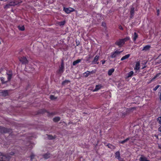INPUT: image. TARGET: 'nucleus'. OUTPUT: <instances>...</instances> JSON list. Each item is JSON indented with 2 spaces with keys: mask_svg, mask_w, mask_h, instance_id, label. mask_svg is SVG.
Masks as SVG:
<instances>
[{
  "mask_svg": "<svg viewBox=\"0 0 161 161\" xmlns=\"http://www.w3.org/2000/svg\"><path fill=\"white\" fill-rule=\"evenodd\" d=\"M15 153L11 152L8 153V154H4L0 152V161H8L11 158V157L9 155H14Z\"/></svg>",
  "mask_w": 161,
  "mask_h": 161,
  "instance_id": "obj_1",
  "label": "nucleus"
},
{
  "mask_svg": "<svg viewBox=\"0 0 161 161\" xmlns=\"http://www.w3.org/2000/svg\"><path fill=\"white\" fill-rule=\"evenodd\" d=\"M64 63L62 61L60 66L59 67V69L57 71V72L58 74L61 75L64 72Z\"/></svg>",
  "mask_w": 161,
  "mask_h": 161,
  "instance_id": "obj_2",
  "label": "nucleus"
},
{
  "mask_svg": "<svg viewBox=\"0 0 161 161\" xmlns=\"http://www.w3.org/2000/svg\"><path fill=\"white\" fill-rule=\"evenodd\" d=\"M123 51H119V49H118L111 53L110 57L112 58H116L117 56L122 52Z\"/></svg>",
  "mask_w": 161,
  "mask_h": 161,
  "instance_id": "obj_3",
  "label": "nucleus"
},
{
  "mask_svg": "<svg viewBox=\"0 0 161 161\" xmlns=\"http://www.w3.org/2000/svg\"><path fill=\"white\" fill-rule=\"evenodd\" d=\"M124 43L122 39H119L117 40L115 43V44L121 47L124 45Z\"/></svg>",
  "mask_w": 161,
  "mask_h": 161,
  "instance_id": "obj_4",
  "label": "nucleus"
},
{
  "mask_svg": "<svg viewBox=\"0 0 161 161\" xmlns=\"http://www.w3.org/2000/svg\"><path fill=\"white\" fill-rule=\"evenodd\" d=\"M11 131V130L10 129L0 126V133H5L10 132Z\"/></svg>",
  "mask_w": 161,
  "mask_h": 161,
  "instance_id": "obj_5",
  "label": "nucleus"
},
{
  "mask_svg": "<svg viewBox=\"0 0 161 161\" xmlns=\"http://www.w3.org/2000/svg\"><path fill=\"white\" fill-rule=\"evenodd\" d=\"M63 10L67 14H69L71 12H73L75 11L74 8L69 7V8H65L64 7Z\"/></svg>",
  "mask_w": 161,
  "mask_h": 161,
  "instance_id": "obj_6",
  "label": "nucleus"
},
{
  "mask_svg": "<svg viewBox=\"0 0 161 161\" xmlns=\"http://www.w3.org/2000/svg\"><path fill=\"white\" fill-rule=\"evenodd\" d=\"M19 61L23 64H28V61L26 57H23L19 58Z\"/></svg>",
  "mask_w": 161,
  "mask_h": 161,
  "instance_id": "obj_7",
  "label": "nucleus"
},
{
  "mask_svg": "<svg viewBox=\"0 0 161 161\" xmlns=\"http://www.w3.org/2000/svg\"><path fill=\"white\" fill-rule=\"evenodd\" d=\"M40 111L41 112H40V113L41 114H43L45 113H47L48 114V116L56 114V112L50 113L44 109H41V110H40Z\"/></svg>",
  "mask_w": 161,
  "mask_h": 161,
  "instance_id": "obj_8",
  "label": "nucleus"
},
{
  "mask_svg": "<svg viewBox=\"0 0 161 161\" xmlns=\"http://www.w3.org/2000/svg\"><path fill=\"white\" fill-rule=\"evenodd\" d=\"M95 73V72L94 70H92L91 71H87L86 72H85L83 75L85 77H87L91 74H94Z\"/></svg>",
  "mask_w": 161,
  "mask_h": 161,
  "instance_id": "obj_9",
  "label": "nucleus"
},
{
  "mask_svg": "<svg viewBox=\"0 0 161 161\" xmlns=\"http://www.w3.org/2000/svg\"><path fill=\"white\" fill-rule=\"evenodd\" d=\"M34 146V144L33 143H31L30 142H29L27 143L25 145L26 148H30L31 149Z\"/></svg>",
  "mask_w": 161,
  "mask_h": 161,
  "instance_id": "obj_10",
  "label": "nucleus"
},
{
  "mask_svg": "<svg viewBox=\"0 0 161 161\" xmlns=\"http://www.w3.org/2000/svg\"><path fill=\"white\" fill-rule=\"evenodd\" d=\"M7 74L8 75V81H9L11 80L12 76V72L11 70H9L7 73Z\"/></svg>",
  "mask_w": 161,
  "mask_h": 161,
  "instance_id": "obj_11",
  "label": "nucleus"
},
{
  "mask_svg": "<svg viewBox=\"0 0 161 161\" xmlns=\"http://www.w3.org/2000/svg\"><path fill=\"white\" fill-rule=\"evenodd\" d=\"M135 9V8L134 7H132L131 8L130 11V18H132L134 15Z\"/></svg>",
  "mask_w": 161,
  "mask_h": 161,
  "instance_id": "obj_12",
  "label": "nucleus"
},
{
  "mask_svg": "<svg viewBox=\"0 0 161 161\" xmlns=\"http://www.w3.org/2000/svg\"><path fill=\"white\" fill-rule=\"evenodd\" d=\"M99 58V56L96 55L92 61V63L93 64H98V63H97V62L98 61Z\"/></svg>",
  "mask_w": 161,
  "mask_h": 161,
  "instance_id": "obj_13",
  "label": "nucleus"
},
{
  "mask_svg": "<svg viewBox=\"0 0 161 161\" xmlns=\"http://www.w3.org/2000/svg\"><path fill=\"white\" fill-rule=\"evenodd\" d=\"M139 161H150L147 158L144 156L142 155L140 158Z\"/></svg>",
  "mask_w": 161,
  "mask_h": 161,
  "instance_id": "obj_14",
  "label": "nucleus"
},
{
  "mask_svg": "<svg viewBox=\"0 0 161 161\" xmlns=\"http://www.w3.org/2000/svg\"><path fill=\"white\" fill-rule=\"evenodd\" d=\"M120 152L119 151H117L115 153V156L116 158L119 160L120 159Z\"/></svg>",
  "mask_w": 161,
  "mask_h": 161,
  "instance_id": "obj_15",
  "label": "nucleus"
},
{
  "mask_svg": "<svg viewBox=\"0 0 161 161\" xmlns=\"http://www.w3.org/2000/svg\"><path fill=\"white\" fill-rule=\"evenodd\" d=\"M138 35L136 32H135L132 36V40L134 42H135L138 37Z\"/></svg>",
  "mask_w": 161,
  "mask_h": 161,
  "instance_id": "obj_16",
  "label": "nucleus"
},
{
  "mask_svg": "<svg viewBox=\"0 0 161 161\" xmlns=\"http://www.w3.org/2000/svg\"><path fill=\"white\" fill-rule=\"evenodd\" d=\"M161 75V73H159L157 74L149 82V83H150L151 82L153 81L154 80L157 78L160 75Z\"/></svg>",
  "mask_w": 161,
  "mask_h": 161,
  "instance_id": "obj_17",
  "label": "nucleus"
},
{
  "mask_svg": "<svg viewBox=\"0 0 161 161\" xmlns=\"http://www.w3.org/2000/svg\"><path fill=\"white\" fill-rule=\"evenodd\" d=\"M102 86H101V85H96L95 86V89L93 90V92H96L98 90H99V89H101Z\"/></svg>",
  "mask_w": 161,
  "mask_h": 161,
  "instance_id": "obj_18",
  "label": "nucleus"
},
{
  "mask_svg": "<svg viewBox=\"0 0 161 161\" xmlns=\"http://www.w3.org/2000/svg\"><path fill=\"white\" fill-rule=\"evenodd\" d=\"M51 154L49 153H47L43 155V157L45 159H48L50 157Z\"/></svg>",
  "mask_w": 161,
  "mask_h": 161,
  "instance_id": "obj_19",
  "label": "nucleus"
},
{
  "mask_svg": "<svg viewBox=\"0 0 161 161\" xmlns=\"http://www.w3.org/2000/svg\"><path fill=\"white\" fill-rule=\"evenodd\" d=\"M1 93L3 97H6L8 95V91L7 90L3 91Z\"/></svg>",
  "mask_w": 161,
  "mask_h": 161,
  "instance_id": "obj_20",
  "label": "nucleus"
},
{
  "mask_svg": "<svg viewBox=\"0 0 161 161\" xmlns=\"http://www.w3.org/2000/svg\"><path fill=\"white\" fill-rule=\"evenodd\" d=\"M133 71H131L128 73L127 76H126V77L127 78H128L131 77L133 75Z\"/></svg>",
  "mask_w": 161,
  "mask_h": 161,
  "instance_id": "obj_21",
  "label": "nucleus"
},
{
  "mask_svg": "<svg viewBox=\"0 0 161 161\" xmlns=\"http://www.w3.org/2000/svg\"><path fill=\"white\" fill-rule=\"evenodd\" d=\"M151 48V46L149 45H147L145 46H144L142 50H144L145 51H147V50H148L150 49V48Z\"/></svg>",
  "mask_w": 161,
  "mask_h": 161,
  "instance_id": "obj_22",
  "label": "nucleus"
},
{
  "mask_svg": "<svg viewBox=\"0 0 161 161\" xmlns=\"http://www.w3.org/2000/svg\"><path fill=\"white\" fill-rule=\"evenodd\" d=\"M114 68H112L109 69L108 71V75L109 76L111 75L112 73L114 72Z\"/></svg>",
  "mask_w": 161,
  "mask_h": 161,
  "instance_id": "obj_23",
  "label": "nucleus"
},
{
  "mask_svg": "<svg viewBox=\"0 0 161 161\" xmlns=\"http://www.w3.org/2000/svg\"><path fill=\"white\" fill-rule=\"evenodd\" d=\"M130 56V54H128L125 55V56H123L121 59V61H123L125 59H127Z\"/></svg>",
  "mask_w": 161,
  "mask_h": 161,
  "instance_id": "obj_24",
  "label": "nucleus"
},
{
  "mask_svg": "<svg viewBox=\"0 0 161 161\" xmlns=\"http://www.w3.org/2000/svg\"><path fill=\"white\" fill-rule=\"evenodd\" d=\"M140 63L138 62H137L135 67L134 68V69L137 70H139L140 69Z\"/></svg>",
  "mask_w": 161,
  "mask_h": 161,
  "instance_id": "obj_25",
  "label": "nucleus"
},
{
  "mask_svg": "<svg viewBox=\"0 0 161 161\" xmlns=\"http://www.w3.org/2000/svg\"><path fill=\"white\" fill-rule=\"evenodd\" d=\"M81 61V59H78L76 60L75 61H74L73 62V65H75L76 64H78Z\"/></svg>",
  "mask_w": 161,
  "mask_h": 161,
  "instance_id": "obj_26",
  "label": "nucleus"
},
{
  "mask_svg": "<svg viewBox=\"0 0 161 161\" xmlns=\"http://www.w3.org/2000/svg\"><path fill=\"white\" fill-rule=\"evenodd\" d=\"M60 120V118L59 117H56L54 118L53 119V120L55 122H57Z\"/></svg>",
  "mask_w": 161,
  "mask_h": 161,
  "instance_id": "obj_27",
  "label": "nucleus"
},
{
  "mask_svg": "<svg viewBox=\"0 0 161 161\" xmlns=\"http://www.w3.org/2000/svg\"><path fill=\"white\" fill-rule=\"evenodd\" d=\"M0 79L1 80L2 83L3 84H5L8 81V80L5 81V78H4L3 77L0 78Z\"/></svg>",
  "mask_w": 161,
  "mask_h": 161,
  "instance_id": "obj_28",
  "label": "nucleus"
},
{
  "mask_svg": "<svg viewBox=\"0 0 161 161\" xmlns=\"http://www.w3.org/2000/svg\"><path fill=\"white\" fill-rule=\"evenodd\" d=\"M9 4L10 6H14L15 5H16L18 4V3L12 1L11 2L9 3Z\"/></svg>",
  "mask_w": 161,
  "mask_h": 161,
  "instance_id": "obj_29",
  "label": "nucleus"
},
{
  "mask_svg": "<svg viewBox=\"0 0 161 161\" xmlns=\"http://www.w3.org/2000/svg\"><path fill=\"white\" fill-rule=\"evenodd\" d=\"M47 136L48 139L49 140H52L55 138V137H54L52 135H47Z\"/></svg>",
  "mask_w": 161,
  "mask_h": 161,
  "instance_id": "obj_30",
  "label": "nucleus"
},
{
  "mask_svg": "<svg viewBox=\"0 0 161 161\" xmlns=\"http://www.w3.org/2000/svg\"><path fill=\"white\" fill-rule=\"evenodd\" d=\"M124 41V42L125 43V42L129 40L130 39V38L129 36H127L125 38L122 39Z\"/></svg>",
  "mask_w": 161,
  "mask_h": 161,
  "instance_id": "obj_31",
  "label": "nucleus"
},
{
  "mask_svg": "<svg viewBox=\"0 0 161 161\" xmlns=\"http://www.w3.org/2000/svg\"><path fill=\"white\" fill-rule=\"evenodd\" d=\"M124 41V42L125 43V42L129 40L130 39V38L129 36H127L125 38L122 39Z\"/></svg>",
  "mask_w": 161,
  "mask_h": 161,
  "instance_id": "obj_32",
  "label": "nucleus"
},
{
  "mask_svg": "<svg viewBox=\"0 0 161 161\" xmlns=\"http://www.w3.org/2000/svg\"><path fill=\"white\" fill-rule=\"evenodd\" d=\"M18 27L19 30L21 31H24L25 30V28L24 25L21 26H19Z\"/></svg>",
  "mask_w": 161,
  "mask_h": 161,
  "instance_id": "obj_33",
  "label": "nucleus"
},
{
  "mask_svg": "<svg viewBox=\"0 0 161 161\" xmlns=\"http://www.w3.org/2000/svg\"><path fill=\"white\" fill-rule=\"evenodd\" d=\"M70 82V81L69 80H65L64 81H63L62 82V85H64L65 84H66L68 83H69Z\"/></svg>",
  "mask_w": 161,
  "mask_h": 161,
  "instance_id": "obj_34",
  "label": "nucleus"
},
{
  "mask_svg": "<svg viewBox=\"0 0 161 161\" xmlns=\"http://www.w3.org/2000/svg\"><path fill=\"white\" fill-rule=\"evenodd\" d=\"M10 6L9 4V3L5 5L4 7V8L5 9H7L8 8H9L10 7Z\"/></svg>",
  "mask_w": 161,
  "mask_h": 161,
  "instance_id": "obj_35",
  "label": "nucleus"
},
{
  "mask_svg": "<svg viewBox=\"0 0 161 161\" xmlns=\"http://www.w3.org/2000/svg\"><path fill=\"white\" fill-rule=\"evenodd\" d=\"M50 98L52 100H54L57 98L56 97H55L53 95H51Z\"/></svg>",
  "mask_w": 161,
  "mask_h": 161,
  "instance_id": "obj_36",
  "label": "nucleus"
},
{
  "mask_svg": "<svg viewBox=\"0 0 161 161\" xmlns=\"http://www.w3.org/2000/svg\"><path fill=\"white\" fill-rule=\"evenodd\" d=\"M35 155L33 153H32L30 156L31 160V161L34 158V157H35Z\"/></svg>",
  "mask_w": 161,
  "mask_h": 161,
  "instance_id": "obj_37",
  "label": "nucleus"
},
{
  "mask_svg": "<svg viewBox=\"0 0 161 161\" xmlns=\"http://www.w3.org/2000/svg\"><path fill=\"white\" fill-rule=\"evenodd\" d=\"M157 120L159 124H161V116L158 117L157 119Z\"/></svg>",
  "mask_w": 161,
  "mask_h": 161,
  "instance_id": "obj_38",
  "label": "nucleus"
},
{
  "mask_svg": "<svg viewBox=\"0 0 161 161\" xmlns=\"http://www.w3.org/2000/svg\"><path fill=\"white\" fill-rule=\"evenodd\" d=\"M102 25L105 28H106V29L107 28L106 24V23H105V22H103L102 23Z\"/></svg>",
  "mask_w": 161,
  "mask_h": 161,
  "instance_id": "obj_39",
  "label": "nucleus"
},
{
  "mask_svg": "<svg viewBox=\"0 0 161 161\" xmlns=\"http://www.w3.org/2000/svg\"><path fill=\"white\" fill-rule=\"evenodd\" d=\"M160 86V85H158L156 86H155L153 89L154 91H156L157 90V89L159 88Z\"/></svg>",
  "mask_w": 161,
  "mask_h": 161,
  "instance_id": "obj_40",
  "label": "nucleus"
},
{
  "mask_svg": "<svg viewBox=\"0 0 161 161\" xmlns=\"http://www.w3.org/2000/svg\"><path fill=\"white\" fill-rule=\"evenodd\" d=\"M107 146H108V147L109 148H111V147H113L114 146H113L112 145L109 144V143H108V144L107 145H106Z\"/></svg>",
  "mask_w": 161,
  "mask_h": 161,
  "instance_id": "obj_41",
  "label": "nucleus"
},
{
  "mask_svg": "<svg viewBox=\"0 0 161 161\" xmlns=\"http://www.w3.org/2000/svg\"><path fill=\"white\" fill-rule=\"evenodd\" d=\"M65 23V22L64 21H61L60 22V23H59L60 25H64Z\"/></svg>",
  "mask_w": 161,
  "mask_h": 161,
  "instance_id": "obj_42",
  "label": "nucleus"
},
{
  "mask_svg": "<svg viewBox=\"0 0 161 161\" xmlns=\"http://www.w3.org/2000/svg\"><path fill=\"white\" fill-rule=\"evenodd\" d=\"M129 140H130V138L128 137V138H127L126 139H125L123 140V141H124V142L125 143V142H126L127 141H129Z\"/></svg>",
  "mask_w": 161,
  "mask_h": 161,
  "instance_id": "obj_43",
  "label": "nucleus"
},
{
  "mask_svg": "<svg viewBox=\"0 0 161 161\" xmlns=\"http://www.w3.org/2000/svg\"><path fill=\"white\" fill-rule=\"evenodd\" d=\"M160 10L159 9H157V15L158 16L160 14Z\"/></svg>",
  "mask_w": 161,
  "mask_h": 161,
  "instance_id": "obj_44",
  "label": "nucleus"
},
{
  "mask_svg": "<svg viewBox=\"0 0 161 161\" xmlns=\"http://www.w3.org/2000/svg\"><path fill=\"white\" fill-rule=\"evenodd\" d=\"M119 29L121 30H123V28L122 27V26H121V25H120L119 26Z\"/></svg>",
  "mask_w": 161,
  "mask_h": 161,
  "instance_id": "obj_45",
  "label": "nucleus"
},
{
  "mask_svg": "<svg viewBox=\"0 0 161 161\" xmlns=\"http://www.w3.org/2000/svg\"><path fill=\"white\" fill-rule=\"evenodd\" d=\"M119 142V143L121 144H124L125 143L123 141H120V142Z\"/></svg>",
  "mask_w": 161,
  "mask_h": 161,
  "instance_id": "obj_46",
  "label": "nucleus"
},
{
  "mask_svg": "<svg viewBox=\"0 0 161 161\" xmlns=\"http://www.w3.org/2000/svg\"><path fill=\"white\" fill-rule=\"evenodd\" d=\"M158 130L159 131L161 132V126L159 127Z\"/></svg>",
  "mask_w": 161,
  "mask_h": 161,
  "instance_id": "obj_47",
  "label": "nucleus"
},
{
  "mask_svg": "<svg viewBox=\"0 0 161 161\" xmlns=\"http://www.w3.org/2000/svg\"><path fill=\"white\" fill-rule=\"evenodd\" d=\"M105 60H103V61H102V64H105Z\"/></svg>",
  "mask_w": 161,
  "mask_h": 161,
  "instance_id": "obj_48",
  "label": "nucleus"
},
{
  "mask_svg": "<svg viewBox=\"0 0 161 161\" xmlns=\"http://www.w3.org/2000/svg\"><path fill=\"white\" fill-rule=\"evenodd\" d=\"M108 93L109 94V97L110 98L111 97V93L110 92H109Z\"/></svg>",
  "mask_w": 161,
  "mask_h": 161,
  "instance_id": "obj_49",
  "label": "nucleus"
},
{
  "mask_svg": "<svg viewBox=\"0 0 161 161\" xmlns=\"http://www.w3.org/2000/svg\"><path fill=\"white\" fill-rule=\"evenodd\" d=\"M146 67V66H144L142 68V69H144V68H145Z\"/></svg>",
  "mask_w": 161,
  "mask_h": 161,
  "instance_id": "obj_50",
  "label": "nucleus"
},
{
  "mask_svg": "<svg viewBox=\"0 0 161 161\" xmlns=\"http://www.w3.org/2000/svg\"><path fill=\"white\" fill-rule=\"evenodd\" d=\"M160 99L161 100V92L160 95Z\"/></svg>",
  "mask_w": 161,
  "mask_h": 161,
  "instance_id": "obj_51",
  "label": "nucleus"
},
{
  "mask_svg": "<svg viewBox=\"0 0 161 161\" xmlns=\"http://www.w3.org/2000/svg\"><path fill=\"white\" fill-rule=\"evenodd\" d=\"M160 56H159L158 57V58H160Z\"/></svg>",
  "mask_w": 161,
  "mask_h": 161,
  "instance_id": "obj_52",
  "label": "nucleus"
},
{
  "mask_svg": "<svg viewBox=\"0 0 161 161\" xmlns=\"http://www.w3.org/2000/svg\"><path fill=\"white\" fill-rule=\"evenodd\" d=\"M0 1H3V0H0Z\"/></svg>",
  "mask_w": 161,
  "mask_h": 161,
  "instance_id": "obj_53",
  "label": "nucleus"
}]
</instances>
